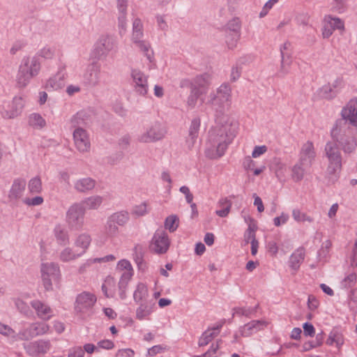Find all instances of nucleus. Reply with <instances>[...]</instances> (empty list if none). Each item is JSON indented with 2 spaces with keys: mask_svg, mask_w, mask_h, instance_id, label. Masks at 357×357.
Here are the masks:
<instances>
[{
  "mask_svg": "<svg viewBox=\"0 0 357 357\" xmlns=\"http://www.w3.org/2000/svg\"><path fill=\"white\" fill-rule=\"evenodd\" d=\"M342 118L336 120L331 130L332 142L345 153L354 152L357 147V99H351L341 112Z\"/></svg>",
  "mask_w": 357,
  "mask_h": 357,
  "instance_id": "obj_1",
  "label": "nucleus"
},
{
  "mask_svg": "<svg viewBox=\"0 0 357 357\" xmlns=\"http://www.w3.org/2000/svg\"><path fill=\"white\" fill-rule=\"evenodd\" d=\"M228 122L218 124L208 131V146L205 154L211 159L218 158L225 154L228 145L233 139V135L227 132Z\"/></svg>",
  "mask_w": 357,
  "mask_h": 357,
  "instance_id": "obj_2",
  "label": "nucleus"
},
{
  "mask_svg": "<svg viewBox=\"0 0 357 357\" xmlns=\"http://www.w3.org/2000/svg\"><path fill=\"white\" fill-rule=\"evenodd\" d=\"M340 148L332 142H328L325 146V153L328 160L326 168V179L328 185L335 184L340 178L342 170V154Z\"/></svg>",
  "mask_w": 357,
  "mask_h": 357,
  "instance_id": "obj_3",
  "label": "nucleus"
},
{
  "mask_svg": "<svg viewBox=\"0 0 357 357\" xmlns=\"http://www.w3.org/2000/svg\"><path fill=\"white\" fill-rule=\"evenodd\" d=\"M40 68V61L37 55L32 57L24 56L22 59L17 75L18 86L25 87L33 77L38 75Z\"/></svg>",
  "mask_w": 357,
  "mask_h": 357,
  "instance_id": "obj_4",
  "label": "nucleus"
},
{
  "mask_svg": "<svg viewBox=\"0 0 357 357\" xmlns=\"http://www.w3.org/2000/svg\"><path fill=\"white\" fill-rule=\"evenodd\" d=\"M85 207L82 204L75 203L66 212V220L70 229L79 231L84 223Z\"/></svg>",
  "mask_w": 357,
  "mask_h": 357,
  "instance_id": "obj_5",
  "label": "nucleus"
},
{
  "mask_svg": "<svg viewBox=\"0 0 357 357\" xmlns=\"http://www.w3.org/2000/svg\"><path fill=\"white\" fill-rule=\"evenodd\" d=\"M116 46L114 37L109 35H102L94 44L92 56L98 60H105L109 53Z\"/></svg>",
  "mask_w": 357,
  "mask_h": 357,
  "instance_id": "obj_6",
  "label": "nucleus"
},
{
  "mask_svg": "<svg viewBox=\"0 0 357 357\" xmlns=\"http://www.w3.org/2000/svg\"><path fill=\"white\" fill-rule=\"evenodd\" d=\"M43 283L47 291L52 289V280L58 281L60 277V268L57 264L43 263L40 266Z\"/></svg>",
  "mask_w": 357,
  "mask_h": 357,
  "instance_id": "obj_7",
  "label": "nucleus"
},
{
  "mask_svg": "<svg viewBox=\"0 0 357 357\" xmlns=\"http://www.w3.org/2000/svg\"><path fill=\"white\" fill-rule=\"evenodd\" d=\"M166 133L165 127L161 123L156 121L146 132L139 136L138 140L142 143L155 142L163 139Z\"/></svg>",
  "mask_w": 357,
  "mask_h": 357,
  "instance_id": "obj_8",
  "label": "nucleus"
},
{
  "mask_svg": "<svg viewBox=\"0 0 357 357\" xmlns=\"http://www.w3.org/2000/svg\"><path fill=\"white\" fill-rule=\"evenodd\" d=\"M208 103L211 105L213 109L215 111V123L224 124L228 122V116L225 114V107L229 103L225 101H222V99L218 98L213 93L209 96Z\"/></svg>",
  "mask_w": 357,
  "mask_h": 357,
  "instance_id": "obj_9",
  "label": "nucleus"
},
{
  "mask_svg": "<svg viewBox=\"0 0 357 357\" xmlns=\"http://www.w3.org/2000/svg\"><path fill=\"white\" fill-rule=\"evenodd\" d=\"M241 22L239 18L234 17L229 20L225 27V31L232 32L227 36L226 42L229 49H233L236 46L238 40L240 39V30Z\"/></svg>",
  "mask_w": 357,
  "mask_h": 357,
  "instance_id": "obj_10",
  "label": "nucleus"
},
{
  "mask_svg": "<svg viewBox=\"0 0 357 357\" xmlns=\"http://www.w3.org/2000/svg\"><path fill=\"white\" fill-rule=\"evenodd\" d=\"M96 302V297L94 294L87 291H84L77 295L75 303V310L77 313L84 314L92 307Z\"/></svg>",
  "mask_w": 357,
  "mask_h": 357,
  "instance_id": "obj_11",
  "label": "nucleus"
},
{
  "mask_svg": "<svg viewBox=\"0 0 357 357\" xmlns=\"http://www.w3.org/2000/svg\"><path fill=\"white\" fill-rule=\"evenodd\" d=\"M169 240L165 231L158 229L151 241V248L158 254L166 253L169 247Z\"/></svg>",
  "mask_w": 357,
  "mask_h": 357,
  "instance_id": "obj_12",
  "label": "nucleus"
},
{
  "mask_svg": "<svg viewBox=\"0 0 357 357\" xmlns=\"http://www.w3.org/2000/svg\"><path fill=\"white\" fill-rule=\"evenodd\" d=\"M23 345L26 352L31 356L46 354L51 347L50 341L43 340L24 343Z\"/></svg>",
  "mask_w": 357,
  "mask_h": 357,
  "instance_id": "obj_13",
  "label": "nucleus"
},
{
  "mask_svg": "<svg viewBox=\"0 0 357 357\" xmlns=\"http://www.w3.org/2000/svg\"><path fill=\"white\" fill-rule=\"evenodd\" d=\"M131 76L134 83V89L136 93L141 96H145L149 90L148 77L139 70H132Z\"/></svg>",
  "mask_w": 357,
  "mask_h": 357,
  "instance_id": "obj_14",
  "label": "nucleus"
},
{
  "mask_svg": "<svg viewBox=\"0 0 357 357\" xmlns=\"http://www.w3.org/2000/svg\"><path fill=\"white\" fill-rule=\"evenodd\" d=\"M73 138L75 144L80 152H86L89 150L90 142L86 132L84 128H75L73 132Z\"/></svg>",
  "mask_w": 357,
  "mask_h": 357,
  "instance_id": "obj_15",
  "label": "nucleus"
},
{
  "mask_svg": "<svg viewBox=\"0 0 357 357\" xmlns=\"http://www.w3.org/2000/svg\"><path fill=\"white\" fill-rule=\"evenodd\" d=\"M100 69L97 63H92L89 66L86 73L84 75V82L88 86H96L100 80Z\"/></svg>",
  "mask_w": 357,
  "mask_h": 357,
  "instance_id": "obj_16",
  "label": "nucleus"
},
{
  "mask_svg": "<svg viewBox=\"0 0 357 357\" xmlns=\"http://www.w3.org/2000/svg\"><path fill=\"white\" fill-rule=\"evenodd\" d=\"M128 0H117V8L119 10L118 26L119 33L123 35L126 31V15Z\"/></svg>",
  "mask_w": 357,
  "mask_h": 357,
  "instance_id": "obj_17",
  "label": "nucleus"
},
{
  "mask_svg": "<svg viewBox=\"0 0 357 357\" xmlns=\"http://www.w3.org/2000/svg\"><path fill=\"white\" fill-rule=\"evenodd\" d=\"M24 107V100L21 97H15L10 105V109L1 112L3 118L13 119L17 116Z\"/></svg>",
  "mask_w": 357,
  "mask_h": 357,
  "instance_id": "obj_18",
  "label": "nucleus"
},
{
  "mask_svg": "<svg viewBox=\"0 0 357 357\" xmlns=\"http://www.w3.org/2000/svg\"><path fill=\"white\" fill-rule=\"evenodd\" d=\"M316 153L312 142H307L301 148L299 160L306 163L307 165H312Z\"/></svg>",
  "mask_w": 357,
  "mask_h": 357,
  "instance_id": "obj_19",
  "label": "nucleus"
},
{
  "mask_svg": "<svg viewBox=\"0 0 357 357\" xmlns=\"http://www.w3.org/2000/svg\"><path fill=\"white\" fill-rule=\"evenodd\" d=\"M199 128L200 119L198 118L192 119L189 128L188 135L185 140L187 146L190 150L192 149L196 142L199 135Z\"/></svg>",
  "mask_w": 357,
  "mask_h": 357,
  "instance_id": "obj_20",
  "label": "nucleus"
},
{
  "mask_svg": "<svg viewBox=\"0 0 357 357\" xmlns=\"http://www.w3.org/2000/svg\"><path fill=\"white\" fill-rule=\"evenodd\" d=\"M31 307L36 310L38 317L43 320H49L52 317V310L50 306L39 300L31 302Z\"/></svg>",
  "mask_w": 357,
  "mask_h": 357,
  "instance_id": "obj_21",
  "label": "nucleus"
},
{
  "mask_svg": "<svg viewBox=\"0 0 357 357\" xmlns=\"http://www.w3.org/2000/svg\"><path fill=\"white\" fill-rule=\"evenodd\" d=\"M154 306L155 303L153 300L141 302L136 310V318L139 320L145 319L152 313Z\"/></svg>",
  "mask_w": 357,
  "mask_h": 357,
  "instance_id": "obj_22",
  "label": "nucleus"
},
{
  "mask_svg": "<svg viewBox=\"0 0 357 357\" xmlns=\"http://www.w3.org/2000/svg\"><path fill=\"white\" fill-rule=\"evenodd\" d=\"M25 179L21 178L15 179L9 192V197L12 199H17L20 198L25 189Z\"/></svg>",
  "mask_w": 357,
  "mask_h": 357,
  "instance_id": "obj_23",
  "label": "nucleus"
},
{
  "mask_svg": "<svg viewBox=\"0 0 357 357\" xmlns=\"http://www.w3.org/2000/svg\"><path fill=\"white\" fill-rule=\"evenodd\" d=\"M305 252L303 248H298L291 254L289 258V264L291 269L294 271L298 270L301 264L305 259Z\"/></svg>",
  "mask_w": 357,
  "mask_h": 357,
  "instance_id": "obj_24",
  "label": "nucleus"
},
{
  "mask_svg": "<svg viewBox=\"0 0 357 357\" xmlns=\"http://www.w3.org/2000/svg\"><path fill=\"white\" fill-rule=\"evenodd\" d=\"M311 165H307L306 163L298 160L291 168V178L295 182L301 181L305 174L306 169Z\"/></svg>",
  "mask_w": 357,
  "mask_h": 357,
  "instance_id": "obj_25",
  "label": "nucleus"
},
{
  "mask_svg": "<svg viewBox=\"0 0 357 357\" xmlns=\"http://www.w3.org/2000/svg\"><path fill=\"white\" fill-rule=\"evenodd\" d=\"M96 181L90 177L83 178L75 183V189L79 192H86L96 186Z\"/></svg>",
  "mask_w": 357,
  "mask_h": 357,
  "instance_id": "obj_26",
  "label": "nucleus"
},
{
  "mask_svg": "<svg viewBox=\"0 0 357 357\" xmlns=\"http://www.w3.org/2000/svg\"><path fill=\"white\" fill-rule=\"evenodd\" d=\"M281 54V62H280V68L278 73V75L279 77H284L286 75L289 71V68L292 63V56L291 52L287 53H282Z\"/></svg>",
  "mask_w": 357,
  "mask_h": 357,
  "instance_id": "obj_27",
  "label": "nucleus"
},
{
  "mask_svg": "<svg viewBox=\"0 0 357 357\" xmlns=\"http://www.w3.org/2000/svg\"><path fill=\"white\" fill-rule=\"evenodd\" d=\"M54 234L58 244L64 246L69 243L68 231L61 225L55 227Z\"/></svg>",
  "mask_w": 357,
  "mask_h": 357,
  "instance_id": "obj_28",
  "label": "nucleus"
},
{
  "mask_svg": "<svg viewBox=\"0 0 357 357\" xmlns=\"http://www.w3.org/2000/svg\"><path fill=\"white\" fill-rule=\"evenodd\" d=\"M144 249L140 245H137L134 249L133 258L139 270L145 271L146 264L144 261Z\"/></svg>",
  "mask_w": 357,
  "mask_h": 357,
  "instance_id": "obj_29",
  "label": "nucleus"
},
{
  "mask_svg": "<svg viewBox=\"0 0 357 357\" xmlns=\"http://www.w3.org/2000/svg\"><path fill=\"white\" fill-rule=\"evenodd\" d=\"M211 80V75L209 73H204L197 75L194 79L193 86L199 87L204 90V93H206V89L210 84Z\"/></svg>",
  "mask_w": 357,
  "mask_h": 357,
  "instance_id": "obj_30",
  "label": "nucleus"
},
{
  "mask_svg": "<svg viewBox=\"0 0 357 357\" xmlns=\"http://www.w3.org/2000/svg\"><path fill=\"white\" fill-rule=\"evenodd\" d=\"M337 92V89H334L332 87L331 84L328 83L319 89L318 95L321 98L332 100L336 97Z\"/></svg>",
  "mask_w": 357,
  "mask_h": 357,
  "instance_id": "obj_31",
  "label": "nucleus"
},
{
  "mask_svg": "<svg viewBox=\"0 0 357 357\" xmlns=\"http://www.w3.org/2000/svg\"><path fill=\"white\" fill-rule=\"evenodd\" d=\"M231 89L228 83L222 84L215 93L218 98L222 99V101H225L229 103L231 101ZM214 94V93H213Z\"/></svg>",
  "mask_w": 357,
  "mask_h": 357,
  "instance_id": "obj_32",
  "label": "nucleus"
},
{
  "mask_svg": "<svg viewBox=\"0 0 357 357\" xmlns=\"http://www.w3.org/2000/svg\"><path fill=\"white\" fill-rule=\"evenodd\" d=\"M143 37V25L139 18L134 20L132 23V40L133 43L142 39Z\"/></svg>",
  "mask_w": 357,
  "mask_h": 357,
  "instance_id": "obj_33",
  "label": "nucleus"
},
{
  "mask_svg": "<svg viewBox=\"0 0 357 357\" xmlns=\"http://www.w3.org/2000/svg\"><path fill=\"white\" fill-rule=\"evenodd\" d=\"M28 190L32 195L40 194L42 192V181L40 176H36L29 180L28 183Z\"/></svg>",
  "mask_w": 357,
  "mask_h": 357,
  "instance_id": "obj_34",
  "label": "nucleus"
},
{
  "mask_svg": "<svg viewBox=\"0 0 357 357\" xmlns=\"http://www.w3.org/2000/svg\"><path fill=\"white\" fill-rule=\"evenodd\" d=\"M148 296V289L143 283H139L137 289L134 292L133 298L137 303L146 301L145 298Z\"/></svg>",
  "mask_w": 357,
  "mask_h": 357,
  "instance_id": "obj_35",
  "label": "nucleus"
},
{
  "mask_svg": "<svg viewBox=\"0 0 357 357\" xmlns=\"http://www.w3.org/2000/svg\"><path fill=\"white\" fill-rule=\"evenodd\" d=\"M203 93H204V90L197 86H192V89L190 90V94L188 98V105L191 108L195 107L198 98H199Z\"/></svg>",
  "mask_w": 357,
  "mask_h": 357,
  "instance_id": "obj_36",
  "label": "nucleus"
},
{
  "mask_svg": "<svg viewBox=\"0 0 357 357\" xmlns=\"http://www.w3.org/2000/svg\"><path fill=\"white\" fill-rule=\"evenodd\" d=\"M88 118V115L84 112H79L75 115L73 116L71 119V125L74 128H82V126H85L86 123V120Z\"/></svg>",
  "mask_w": 357,
  "mask_h": 357,
  "instance_id": "obj_37",
  "label": "nucleus"
},
{
  "mask_svg": "<svg viewBox=\"0 0 357 357\" xmlns=\"http://www.w3.org/2000/svg\"><path fill=\"white\" fill-rule=\"evenodd\" d=\"M29 328L33 338L34 337L45 334L49 330V326L43 323H34L32 324Z\"/></svg>",
  "mask_w": 357,
  "mask_h": 357,
  "instance_id": "obj_38",
  "label": "nucleus"
},
{
  "mask_svg": "<svg viewBox=\"0 0 357 357\" xmlns=\"http://www.w3.org/2000/svg\"><path fill=\"white\" fill-rule=\"evenodd\" d=\"M91 241V238L89 234H82L77 238L75 244L76 246L80 247L83 249V250L80 252L83 255L85 253L86 250L90 245Z\"/></svg>",
  "mask_w": 357,
  "mask_h": 357,
  "instance_id": "obj_39",
  "label": "nucleus"
},
{
  "mask_svg": "<svg viewBox=\"0 0 357 357\" xmlns=\"http://www.w3.org/2000/svg\"><path fill=\"white\" fill-rule=\"evenodd\" d=\"M82 253H75L70 248H66L63 249L59 255V259L63 262H68L72 260H75L77 258L81 257Z\"/></svg>",
  "mask_w": 357,
  "mask_h": 357,
  "instance_id": "obj_40",
  "label": "nucleus"
},
{
  "mask_svg": "<svg viewBox=\"0 0 357 357\" xmlns=\"http://www.w3.org/2000/svg\"><path fill=\"white\" fill-rule=\"evenodd\" d=\"M134 43L139 48L142 52H144V55L149 60V61H152V59L153 57V52L151 50L150 44L147 41L143 40H139L137 42H135Z\"/></svg>",
  "mask_w": 357,
  "mask_h": 357,
  "instance_id": "obj_41",
  "label": "nucleus"
},
{
  "mask_svg": "<svg viewBox=\"0 0 357 357\" xmlns=\"http://www.w3.org/2000/svg\"><path fill=\"white\" fill-rule=\"evenodd\" d=\"M324 335V333L321 332L320 333L317 334L315 341H308L305 342L303 345V351H307L313 348L321 346L323 344Z\"/></svg>",
  "mask_w": 357,
  "mask_h": 357,
  "instance_id": "obj_42",
  "label": "nucleus"
},
{
  "mask_svg": "<svg viewBox=\"0 0 357 357\" xmlns=\"http://www.w3.org/2000/svg\"><path fill=\"white\" fill-rule=\"evenodd\" d=\"M112 221L116 222L119 226H123L129 220L128 213L126 211H120L114 213L109 217Z\"/></svg>",
  "mask_w": 357,
  "mask_h": 357,
  "instance_id": "obj_43",
  "label": "nucleus"
},
{
  "mask_svg": "<svg viewBox=\"0 0 357 357\" xmlns=\"http://www.w3.org/2000/svg\"><path fill=\"white\" fill-rule=\"evenodd\" d=\"M102 199L100 196L90 197L84 200L82 204L84 206L85 208L96 209L101 204Z\"/></svg>",
  "mask_w": 357,
  "mask_h": 357,
  "instance_id": "obj_44",
  "label": "nucleus"
},
{
  "mask_svg": "<svg viewBox=\"0 0 357 357\" xmlns=\"http://www.w3.org/2000/svg\"><path fill=\"white\" fill-rule=\"evenodd\" d=\"M29 123L33 128H42L45 126L46 123L40 114L33 113L29 116Z\"/></svg>",
  "mask_w": 357,
  "mask_h": 357,
  "instance_id": "obj_45",
  "label": "nucleus"
},
{
  "mask_svg": "<svg viewBox=\"0 0 357 357\" xmlns=\"http://www.w3.org/2000/svg\"><path fill=\"white\" fill-rule=\"evenodd\" d=\"M179 220L177 215H171L167 217L165 221V227L170 232H174L178 227Z\"/></svg>",
  "mask_w": 357,
  "mask_h": 357,
  "instance_id": "obj_46",
  "label": "nucleus"
},
{
  "mask_svg": "<svg viewBox=\"0 0 357 357\" xmlns=\"http://www.w3.org/2000/svg\"><path fill=\"white\" fill-rule=\"evenodd\" d=\"M219 205H225V207L224 208L217 210L215 211V213L221 217L225 218L227 217L230 211L231 207V202L227 198L220 199L218 202Z\"/></svg>",
  "mask_w": 357,
  "mask_h": 357,
  "instance_id": "obj_47",
  "label": "nucleus"
},
{
  "mask_svg": "<svg viewBox=\"0 0 357 357\" xmlns=\"http://www.w3.org/2000/svg\"><path fill=\"white\" fill-rule=\"evenodd\" d=\"M217 335L215 332L211 331V330H206L204 331L202 336L199 337L198 345L199 347H204L209 344L212 340Z\"/></svg>",
  "mask_w": 357,
  "mask_h": 357,
  "instance_id": "obj_48",
  "label": "nucleus"
},
{
  "mask_svg": "<svg viewBox=\"0 0 357 357\" xmlns=\"http://www.w3.org/2000/svg\"><path fill=\"white\" fill-rule=\"evenodd\" d=\"M328 18L329 20L328 24L331 27H333V30L337 29L340 30L342 33L344 31V24L341 19L339 17H332L331 15H329Z\"/></svg>",
  "mask_w": 357,
  "mask_h": 357,
  "instance_id": "obj_49",
  "label": "nucleus"
},
{
  "mask_svg": "<svg viewBox=\"0 0 357 357\" xmlns=\"http://www.w3.org/2000/svg\"><path fill=\"white\" fill-rule=\"evenodd\" d=\"M292 216L296 222H312L313 219L307 215L306 213H303L298 208H295L292 211Z\"/></svg>",
  "mask_w": 357,
  "mask_h": 357,
  "instance_id": "obj_50",
  "label": "nucleus"
},
{
  "mask_svg": "<svg viewBox=\"0 0 357 357\" xmlns=\"http://www.w3.org/2000/svg\"><path fill=\"white\" fill-rule=\"evenodd\" d=\"M257 227L255 224H250L248 229L246 230L244 234L245 241L248 243L249 242H254L255 241H257L256 239L255 231L257 230Z\"/></svg>",
  "mask_w": 357,
  "mask_h": 357,
  "instance_id": "obj_51",
  "label": "nucleus"
},
{
  "mask_svg": "<svg viewBox=\"0 0 357 357\" xmlns=\"http://www.w3.org/2000/svg\"><path fill=\"white\" fill-rule=\"evenodd\" d=\"M14 303L17 307V309L20 311V312L28 314L30 312V309L26 303H25L23 300L17 298L13 299Z\"/></svg>",
  "mask_w": 357,
  "mask_h": 357,
  "instance_id": "obj_52",
  "label": "nucleus"
},
{
  "mask_svg": "<svg viewBox=\"0 0 357 357\" xmlns=\"http://www.w3.org/2000/svg\"><path fill=\"white\" fill-rule=\"evenodd\" d=\"M132 271H124L119 282V288H126L132 275Z\"/></svg>",
  "mask_w": 357,
  "mask_h": 357,
  "instance_id": "obj_53",
  "label": "nucleus"
},
{
  "mask_svg": "<svg viewBox=\"0 0 357 357\" xmlns=\"http://www.w3.org/2000/svg\"><path fill=\"white\" fill-rule=\"evenodd\" d=\"M117 225H118L116 222L112 221V220L109 218L105 227L107 234L110 236L116 234L119 231Z\"/></svg>",
  "mask_w": 357,
  "mask_h": 357,
  "instance_id": "obj_54",
  "label": "nucleus"
},
{
  "mask_svg": "<svg viewBox=\"0 0 357 357\" xmlns=\"http://www.w3.org/2000/svg\"><path fill=\"white\" fill-rule=\"evenodd\" d=\"M248 324L254 332H257L266 326L267 323L262 320H252Z\"/></svg>",
  "mask_w": 357,
  "mask_h": 357,
  "instance_id": "obj_55",
  "label": "nucleus"
},
{
  "mask_svg": "<svg viewBox=\"0 0 357 357\" xmlns=\"http://www.w3.org/2000/svg\"><path fill=\"white\" fill-rule=\"evenodd\" d=\"M44 202L43 198L41 196H36L33 198H25L23 202L28 206H39L41 205Z\"/></svg>",
  "mask_w": 357,
  "mask_h": 357,
  "instance_id": "obj_56",
  "label": "nucleus"
},
{
  "mask_svg": "<svg viewBox=\"0 0 357 357\" xmlns=\"http://www.w3.org/2000/svg\"><path fill=\"white\" fill-rule=\"evenodd\" d=\"M0 333L7 337H15V331L9 326L0 322Z\"/></svg>",
  "mask_w": 357,
  "mask_h": 357,
  "instance_id": "obj_57",
  "label": "nucleus"
},
{
  "mask_svg": "<svg viewBox=\"0 0 357 357\" xmlns=\"http://www.w3.org/2000/svg\"><path fill=\"white\" fill-rule=\"evenodd\" d=\"M36 55L41 56L44 59H51L54 55V50L50 47H45L40 50Z\"/></svg>",
  "mask_w": 357,
  "mask_h": 357,
  "instance_id": "obj_58",
  "label": "nucleus"
},
{
  "mask_svg": "<svg viewBox=\"0 0 357 357\" xmlns=\"http://www.w3.org/2000/svg\"><path fill=\"white\" fill-rule=\"evenodd\" d=\"M356 281V275L354 273H352L347 275L343 280L342 284L346 288H349L353 287Z\"/></svg>",
  "mask_w": 357,
  "mask_h": 357,
  "instance_id": "obj_59",
  "label": "nucleus"
},
{
  "mask_svg": "<svg viewBox=\"0 0 357 357\" xmlns=\"http://www.w3.org/2000/svg\"><path fill=\"white\" fill-rule=\"evenodd\" d=\"M332 244L330 241H326L321 245V249L318 252L319 257H326L329 252Z\"/></svg>",
  "mask_w": 357,
  "mask_h": 357,
  "instance_id": "obj_60",
  "label": "nucleus"
},
{
  "mask_svg": "<svg viewBox=\"0 0 357 357\" xmlns=\"http://www.w3.org/2000/svg\"><path fill=\"white\" fill-rule=\"evenodd\" d=\"M303 333L305 336L313 337L315 334L314 326L309 322H305L303 325Z\"/></svg>",
  "mask_w": 357,
  "mask_h": 357,
  "instance_id": "obj_61",
  "label": "nucleus"
},
{
  "mask_svg": "<svg viewBox=\"0 0 357 357\" xmlns=\"http://www.w3.org/2000/svg\"><path fill=\"white\" fill-rule=\"evenodd\" d=\"M132 213L138 215L142 216L146 213V204L145 202L135 206L132 209Z\"/></svg>",
  "mask_w": 357,
  "mask_h": 357,
  "instance_id": "obj_62",
  "label": "nucleus"
},
{
  "mask_svg": "<svg viewBox=\"0 0 357 357\" xmlns=\"http://www.w3.org/2000/svg\"><path fill=\"white\" fill-rule=\"evenodd\" d=\"M135 352L131 349H119L116 354L115 357H133Z\"/></svg>",
  "mask_w": 357,
  "mask_h": 357,
  "instance_id": "obj_63",
  "label": "nucleus"
},
{
  "mask_svg": "<svg viewBox=\"0 0 357 357\" xmlns=\"http://www.w3.org/2000/svg\"><path fill=\"white\" fill-rule=\"evenodd\" d=\"M85 355L84 351L80 347H75L69 351L68 357H84Z\"/></svg>",
  "mask_w": 357,
  "mask_h": 357,
  "instance_id": "obj_64",
  "label": "nucleus"
}]
</instances>
